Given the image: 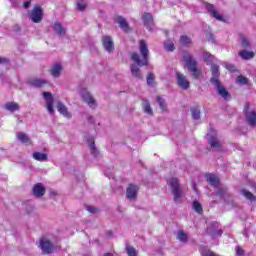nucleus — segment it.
Wrapping results in <instances>:
<instances>
[{
  "label": "nucleus",
  "instance_id": "obj_1",
  "mask_svg": "<svg viewBox=\"0 0 256 256\" xmlns=\"http://www.w3.org/2000/svg\"><path fill=\"white\" fill-rule=\"evenodd\" d=\"M139 51L141 56H139L137 52H134L131 55L132 61L136 63L131 64L130 66V71L135 79H143V74L141 73V69L139 67L149 65V47L147 46V42H145V40L139 41Z\"/></svg>",
  "mask_w": 256,
  "mask_h": 256
},
{
  "label": "nucleus",
  "instance_id": "obj_2",
  "mask_svg": "<svg viewBox=\"0 0 256 256\" xmlns=\"http://www.w3.org/2000/svg\"><path fill=\"white\" fill-rule=\"evenodd\" d=\"M207 181L210 185H212V187H215L217 189V197H220V199H224L226 203H231L233 196H231V194L227 192V188L219 186V178H217V176H215L214 174H209L207 176Z\"/></svg>",
  "mask_w": 256,
  "mask_h": 256
},
{
  "label": "nucleus",
  "instance_id": "obj_3",
  "mask_svg": "<svg viewBox=\"0 0 256 256\" xmlns=\"http://www.w3.org/2000/svg\"><path fill=\"white\" fill-rule=\"evenodd\" d=\"M182 59L188 69L190 71L192 77L194 79H197L198 77H201V70H199V63L195 59L194 56H192L191 53L185 52L182 56Z\"/></svg>",
  "mask_w": 256,
  "mask_h": 256
},
{
  "label": "nucleus",
  "instance_id": "obj_4",
  "mask_svg": "<svg viewBox=\"0 0 256 256\" xmlns=\"http://www.w3.org/2000/svg\"><path fill=\"white\" fill-rule=\"evenodd\" d=\"M168 185L171 187L172 195L174 197L175 203H179V199L183 197V189L179 185V179L170 178L167 181Z\"/></svg>",
  "mask_w": 256,
  "mask_h": 256
},
{
  "label": "nucleus",
  "instance_id": "obj_5",
  "mask_svg": "<svg viewBox=\"0 0 256 256\" xmlns=\"http://www.w3.org/2000/svg\"><path fill=\"white\" fill-rule=\"evenodd\" d=\"M208 143L213 151H221L223 149V141L217 137V132L210 128L208 133Z\"/></svg>",
  "mask_w": 256,
  "mask_h": 256
},
{
  "label": "nucleus",
  "instance_id": "obj_6",
  "mask_svg": "<svg viewBox=\"0 0 256 256\" xmlns=\"http://www.w3.org/2000/svg\"><path fill=\"white\" fill-rule=\"evenodd\" d=\"M40 247L43 253H46L47 255L54 253V251H57V246L51 243V241H49L47 238H42L40 240Z\"/></svg>",
  "mask_w": 256,
  "mask_h": 256
},
{
  "label": "nucleus",
  "instance_id": "obj_7",
  "mask_svg": "<svg viewBox=\"0 0 256 256\" xmlns=\"http://www.w3.org/2000/svg\"><path fill=\"white\" fill-rule=\"evenodd\" d=\"M29 19L33 23H41L43 21V9L40 6L34 7L29 14Z\"/></svg>",
  "mask_w": 256,
  "mask_h": 256
},
{
  "label": "nucleus",
  "instance_id": "obj_8",
  "mask_svg": "<svg viewBox=\"0 0 256 256\" xmlns=\"http://www.w3.org/2000/svg\"><path fill=\"white\" fill-rule=\"evenodd\" d=\"M102 45L107 53H113L115 51V43H113L111 36H102Z\"/></svg>",
  "mask_w": 256,
  "mask_h": 256
},
{
  "label": "nucleus",
  "instance_id": "obj_9",
  "mask_svg": "<svg viewBox=\"0 0 256 256\" xmlns=\"http://www.w3.org/2000/svg\"><path fill=\"white\" fill-rule=\"evenodd\" d=\"M218 95L225 99V101H229L231 99V94H229V91L225 88V86L221 85V82H217V84H213Z\"/></svg>",
  "mask_w": 256,
  "mask_h": 256
},
{
  "label": "nucleus",
  "instance_id": "obj_10",
  "mask_svg": "<svg viewBox=\"0 0 256 256\" xmlns=\"http://www.w3.org/2000/svg\"><path fill=\"white\" fill-rule=\"evenodd\" d=\"M176 79L181 89H184V91H187V89H189L190 83L189 80H187V76H184L181 72H176Z\"/></svg>",
  "mask_w": 256,
  "mask_h": 256
},
{
  "label": "nucleus",
  "instance_id": "obj_11",
  "mask_svg": "<svg viewBox=\"0 0 256 256\" xmlns=\"http://www.w3.org/2000/svg\"><path fill=\"white\" fill-rule=\"evenodd\" d=\"M208 235H211V237H221L223 235V230L219 229V224L217 222H213L208 228H207Z\"/></svg>",
  "mask_w": 256,
  "mask_h": 256
},
{
  "label": "nucleus",
  "instance_id": "obj_12",
  "mask_svg": "<svg viewBox=\"0 0 256 256\" xmlns=\"http://www.w3.org/2000/svg\"><path fill=\"white\" fill-rule=\"evenodd\" d=\"M144 26L148 31H153V27H155V23L153 22V15L151 13H144L142 16Z\"/></svg>",
  "mask_w": 256,
  "mask_h": 256
},
{
  "label": "nucleus",
  "instance_id": "obj_13",
  "mask_svg": "<svg viewBox=\"0 0 256 256\" xmlns=\"http://www.w3.org/2000/svg\"><path fill=\"white\" fill-rule=\"evenodd\" d=\"M43 97L46 102L48 113H50V115H53V113L55 112V110L53 109V94H51L50 92H43Z\"/></svg>",
  "mask_w": 256,
  "mask_h": 256
},
{
  "label": "nucleus",
  "instance_id": "obj_14",
  "mask_svg": "<svg viewBox=\"0 0 256 256\" xmlns=\"http://www.w3.org/2000/svg\"><path fill=\"white\" fill-rule=\"evenodd\" d=\"M211 72H212V77L210 79V83H212V85H215L219 83V77L221 76V73L219 72V65L213 64L211 66Z\"/></svg>",
  "mask_w": 256,
  "mask_h": 256
},
{
  "label": "nucleus",
  "instance_id": "obj_15",
  "mask_svg": "<svg viewBox=\"0 0 256 256\" xmlns=\"http://www.w3.org/2000/svg\"><path fill=\"white\" fill-rule=\"evenodd\" d=\"M82 99L85 101V103H87V105H89L91 109H95V107H97V101H95V98L91 96V93H82Z\"/></svg>",
  "mask_w": 256,
  "mask_h": 256
},
{
  "label": "nucleus",
  "instance_id": "obj_16",
  "mask_svg": "<svg viewBox=\"0 0 256 256\" xmlns=\"http://www.w3.org/2000/svg\"><path fill=\"white\" fill-rule=\"evenodd\" d=\"M137 191H139V188L133 184H130L126 190V197L127 199H136L137 198Z\"/></svg>",
  "mask_w": 256,
  "mask_h": 256
},
{
  "label": "nucleus",
  "instance_id": "obj_17",
  "mask_svg": "<svg viewBox=\"0 0 256 256\" xmlns=\"http://www.w3.org/2000/svg\"><path fill=\"white\" fill-rule=\"evenodd\" d=\"M206 9L210 13V15H212V17H214V19H217V21H225L223 19V16L221 14H219V12H217V10H215V6H213L212 4H207Z\"/></svg>",
  "mask_w": 256,
  "mask_h": 256
},
{
  "label": "nucleus",
  "instance_id": "obj_18",
  "mask_svg": "<svg viewBox=\"0 0 256 256\" xmlns=\"http://www.w3.org/2000/svg\"><path fill=\"white\" fill-rule=\"evenodd\" d=\"M57 109L60 112V115L66 117V119H71V112L67 109V106L63 102H58Z\"/></svg>",
  "mask_w": 256,
  "mask_h": 256
},
{
  "label": "nucleus",
  "instance_id": "obj_19",
  "mask_svg": "<svg viewBox=\"0 0 256 256\" xmlns=\"http://www.w3.org/2000/svg\"><path fill=\"white\" fill-rule=\"evenodd\" d=\"M87 143H88V147L90 149L91 155H93V157H99V150L95 146V139L88 138Z\"/></svg>",
  "mask_w": 256,
  "mask_h": 256
},
{
  "label": "nucleus",
  "instance_id": "obj_20",
  "mask_svg": "<svg viewBox=\"0 0 256 256\" xmlns=\"http://www.w3.org/2000/svg\"><path fill=\"white\" fill-rule=\"evenodd\" d=\"M246 121L250 127H256V112L251 111L246 113Z\"/></svg>",
  "mask_w": 256,
  "mask_h": 256
},
{
  "label": "nucleus",
  "instance_id": "obj_21",
  "mask_svg": "<svg viewBox=\"0 0 256 256\" xmlns=\"http://www.w3.org/2000/svg\"><path fill=\"white\" fill-rule=\"evenodd\" d=\"M32 157L35 161H39L40 163H44L49 159V156L43 152H33Z\"/></svg>",
  "mask_w": 256,
  "mask_h": 256
},
{
  "label": "nucleus",
  "instance_id": "obj_22",
  "mask_svg": "<svg viewBox=\"0 0 256 256\" xmlns=\"http://www.w3.org/2000/svg\"><path fill=\"white\" fill-rule=\"evenodd\" d=\"M53 30L55 31L56 35H59L60 37H64V35L67 34V30H65L63 25H61L59 22L54 23Z\"/></svg>",
  "mask_w": 256,
  "mask_h": 256
},
{
  "label": "nucleus",
  "instance_id": "obj_23",
  "mask_svg": "<svg viewBox=\"0 0 256 256\" xmlns=\"http://www.w3.org/2000/svg\"><path fill=\"white\" fill-rule=\"evenodd\" d=\"M33 193L35 197H43V195H45V188L43 187V184H36L33 187Z\"/></svg>",
  "mask_w": 256,
  "mask_h": 256
},
{
  "label": "nucleus",
  "instance_id": "obj_24",
  "mask_svg": "<svg viewBox=\"0 0 256 256\" xmlns=\"http://www.w3.org/2000/svg\"><path fill=\"white\" fill-rule=\"evenodd\" d=\"M116 23L119 24L120 29H123V31H129V23H127V20L122 16L116 18Z\"/></svg>",
  "mask_w": 256,
  "mask_h": 256
},
{
  "label": "nucleus",
  "instance_id": "obj_25",
  "mask_svg": "<svg viewBox=\"0 0 256 256\" xmlns=\"http://www.w3.org/2000/svg\"><path fill=\"white\" fill-rule=\"evenodd\" d=\"M16 137H17L18 141H20L21 143H24V145H30L31 144V139H29L27 134H25L23 132H18L16 134Z\"/></svg>",
  "mask_w": 256,
  "mask_h": 256
},
{
  "label": "nucleus",
  "instance_id": "obj_26",
  "mask_svg": "<svg viewBox=\"0 0 256 256\" xmlns=\"http://www.w3.org/2000/svg\"><path fill=\"white\" fill-rule=\"evenodd\" d=\"M142 107L146 115H153V108H151V103H149L148 100H142Z\"/></svg>",
  "mask_w": 256,
  "mask_h": 256
},
{
  "label": "nucleus",
  "instance_id": "obj_27",
  "mask_svg": "<svg viewBox=\"0 0 256 256\" xmlns=\"http://www.w3.org/2000/svg\"><path fill=\"white\" fill-rule=\"evenodd\" d=\"M30 85H32V87H36L37 89H41V87H44V85H47V80L34 79L30 81Z\"/></svg>",
  "mask_w": 256,
  "mask_h": 256
},
{
  "label": "nucleus",
  "instance_id": "obj_28",
  "mask_svg": "<svg viewBox=\"0 0 256 256\" xmlns=\"http://www.w3.org/2000/svg\"><path fill=\"white\" fill-rule=\"evenodd\" d=\"M62 70H63V67L61 66V64L59 63L55 64L51 69L52 77H60Z\"/></svg>",
  "mask_w": 256,
  "mask_h": 256
},
{
  "label": "nucleus",
  "instance_id": "obj_29",
  "mask_svg": "<svg viewBox=\"0 0 256 256\" xmlns=\"http://www.w3.org/2000/svg\"><path fill=\"white\" fill-rule=\"evenodd\" d=\"M5 109L7 111H11L12 113L15 111H19V104L15 103V102H7L5 104Z\"/></svg>",
  "mask_w": 256,
  "mask_h": 256
},
{
  "label": "nucleus",
  "instance_id": "obj_30",
  "mask_svg": "<svg viewBox=\"0 0 256 256\" xmlns=\"http://www.w3.org/2000/svg\"><path fill=\"white\" fill-rule=\"evenodd\" d=\"M239 56L242 59L249 60V59H253V57H255V54L253 52H249L247 50H242L239 52Z\"/></svg>",
  "mask_w": 256,
  "mask_h": 256
},
{
  "label": "nucleus",
  "instance_id": "obj_31",
  "mask_svg": "<svg viewBox=\"0 0 256 256\" xmlns=\"http://www.w3.org/2000/svg\"><path fill=\"white\" fill-rule=\"evenodd\" d=\"M156 101L162 111H167V102L164 100L163 97L157 96Z\"/></svg>",
  "mask_w": 256,
  "mask_h": 256
},
{
  "label": "nucleus",
  "instance_id": "obj_32",
  "mask_svg": "<svg viewBox=\"0 0 256 256\" xmlns=\"http://www.w3.org/2000/svg\"><path fill=\"white\" fill-rule=\"evenodd\" d=\"M241 194L246 197V199H248L249 201H255V195H253V193H251L249 190L246 189H242L241 190Z\"/></svg>",
  "mask_w": 256,
  "mask_h": 256
},
{
  "label": "nucleus",
  "instance_id": "obj_33",
  "mask_svg": "<svg viewBox=\"0 0 256 256\" xmlns=\"http://www.w3.org/2000/svg\"><path fill=\"white\" fill-rule=\"evenodd\" d=\"M126 253L128 256H137V249H135V247L127 244L126 245Z\"/></svg>",
  "mask_w": 256,
  "mask_h": 256
},
{
  "label": "nucleus",
  "instance_id": "obj_34",
  "mask_svg": "<svg viewBox=\"0 0 256 256\" xmlns=\"http://www.w3.org/2000/svg\"><path fill=\"white\" fill-rule=\"evenodd\" d=\"M76 5L78 11H85V9H87V1L85 0H77Z\"/></svg>",
  "mask_w": 256,
  "mask_h": 256
},
{
  "label": "nucleus",
  "instance_id": "obj_35",
  "mask_svg": "<svg viewBox=\"0 0 256 256\" xmlns=\"http://www.w3.org/2000/svg\"><path fill=\"white\" fill-rule=\"evenodd\" d=\"M191 113L193 119H195L196 121H199V119H201V110H199V108H192Z\"/></svg>",
  "mask_w": 256,
  "mask_h": 256
},
{
  "label": "nucleus",
  "instance_id": "obj_36",
  "mask_svg": "<svg viewBox=\"0 0 256 256\" xmlns=\"http://www.w3.org/2000/svg\"><path fill=\"white\" fill-rule=\"evenodd\" d=\"M240 41H241L242 47H244L245 49L251 47V43L249 42V39H247V37L241 36Z\"/></svg>",
  "mask_w": 256,
  "mask_h": 256
},
{
  "label": "nucleus",
  "instance_id": "obj_37",
  "mask_svg": "<svg viewBox=\"0 0 256 256\" xmlns=\"http://www.w3.org/2000/svg\"><path fill=\"white\" fill-rule=\"evenodd\" d=\"M236 81H237V83H240L241 85H249V79L242 75L238 76Z\"/></svg>",
  "mask_w": 256,
  "mask_h": 256
},
{
  "label": "nucleus",
  "instance_id": "obj_38",
  "mask_svg": "<svg viewBox=\"0 0 256 256\" xmlns=\"http://www.w3.org/2000/svg\"><path fill=\"white\" fill-rule=\"evenodd\" d=\"M193 209H194V211H196V213H203V207L197 201L193 202Z\"/></svg>",
  "mask_w": 256,
  "mask_h": 256
},
{
  "label": "nucleus",
  "instance_id": "obj_39",
  "mask_svg": "<svg viewBox=\"0 0 256 256\" xmlns=\"http://www.w3.org/2000/svg\"><path fill=\"white\" fill-rule=\"evenodd\" d=\"M146 81L147 85L153 86V84L155 83V75L153 73H149Z\"/></svg>",
  "mask_w": 256,
  "mask_h": 256
},
{
  "label": "nucleus",
  "instance_id": "obj_40",
  "mask_svg": "<svg viewBox=\"0 0 256 256\" xmlns=\"http://www.w3.org/2000/svg\"><path fill=\"white\" fill-rule=\"evenodd\" d=\"M177 239L182 243H185V241H187V235L185 234V232L179 231L177 234Z\"/></svg>",
  "mask_w": 256,
  "mask_h": 256
},
{
  "label": "nucleus",
  "instance_id": "obj_41",
  "mask_svg": "<svg viewBox=\"0 0 256 256\" xmlns=\"http://www.w3.org/2000/svg\"><path fill=\"white\" fill-rule=\"evenodd\" d=\"M180 42L182 45H191V38H189L187 36H181Z\"/></svg>",
  "mask_w": 256,
  "mask_h": 256
},
{
  "label": "nucleus",
  "instance_id": "obj_42",
  "mask_svg": "<svg viewBox=\"0 0 256 256\" xmlns=\"http://www.w3.org/2000/svg\"><path fill=\"white\" fill-rule=\"evenodd\" d=\"M203 59L205 63H211V61H213V56L211 55V53L205 52L203 55Z\"/></svg>",
  "mask_w": 256,
  "mask_h": 256
},
{
  "label": "nucleus",
  "instance_id": "obj_43",
  "mask_svg": "<svg viewBox=\"0 0 256 256\" xmlns=\"http://www.w3.org/2000/svg\"><path fill=\"white\" fill-rule=\"evenodd\" d=\"M223 65H224L225 69H227L228 71H235V65L229 64L227 62H224Z\"/></svg>",
  "mask_w": 256,
  "mask_h": 256
},
{
  "label": "nucleus",
  "instance_id": "obj_44",
  "mask_svg": "<svg viewBox=\"0 0 256 256\" xmlns=\"http://www.w3.org/2000/svg\"><path fill=\"white\" fill-rule=\"evenodd\" d=\"M166 51H175V44L173 43H166L165 44Z\"/></svg>",
  "mask_w": 256,
  "mask_h": 256
},
{
  "label": "nucleus",
  "instance_id": "obj_45",
  "mask_svg": "<svg viewBox=\"0 0 256 256\" xmlns=\"http://www.w3.org/2000/svg\"><path fill=\"white\" fill-rule=\"evenodd\" d=\"M86 211L88 213H98L99 210L93 206H86Z\"/></svg>",
  "mask_w": 256,
  "mask_h": 256
},
{
  "label": "nucleus",
  "instance_id": "obj_46",
  "mask_svg": "<svg viewBox=\"0 0 256 256\" xmlns=\"http://www.w3.org/2000/svg\"><path fill=\"white\" fill-rule=\"evenodd\" d=\"M244 251H243V248H241L240 246H237L236 247V255H239V256H242L244 255Z\"/></svg>",
  "mask_w": 256,
  "mask_h": 256
},
{
  "label": "nucleus",
  "instance_id": "obj_47",
  "mask_svg": "<svg viewBox=\"0 0 256 256\" xmlns=\"http://www.w3.org/2000/svg\"><path fill=\"white\" fill-rule=\"evenodd\" d=\"M31 7V0H28L24 3V9H29Z\"/></svg>",
  "mask_w": 256,
  "mask_h": 256
},
{
  "label": "nucleus",
  "instance_id": "obj_48",
  "mask_svg": "<svg viewBox=\"0 0 256 256\" xmlns=\"http://www.w3.org/2000/svg\"><path fill=\"white\" fill-rule=\"evenodd\" d=\"M89 123H95V118L93 116H88Z\"/></svg>",
  "mask_w": 256,
  "mask_h": 256
},
{
  "label": "nucleus",
  "instance_id": "obj_49",
  "mask_svg": "<svg viewBox=\"0 0 256 256\" xmlns=\"http://www.w3.org/2000/svg\"><path fill=\"white\" fill-rule=\"evenodd\" d=\"M8 61L6 58H0V63H8Z\"/></svg>",
  "mask_w": 256,
  "mask_h": 256
},
{
  "label": "nucleus",
  "instance_id": "obj_50",
  "mask_svg": "<svg viewBox=\"0 0 256 256\" xmlns=\"http://www.w3.org/2000/svg\"><path fill=\"white\" fill-rule=\"evenodd\" d=\"M10 2L12 3V7H17V4L15 3V0H10Z\"/></svg>",
  "mask_w": 256,
  "mask_h": 256
},
{
  "label": "nucleus",
  "instance_id": "obj_51",
  "mask_svg": "<svg viewBox=\"0 0 256 256\" xmlns=\"http://www.w3.org/2000/svg\"><path fill=\"white\" fill-rule=\"evenodd\" d=\"M104 256H113V254H111V253H106V254H104Z\"/></svg>",
  "mask_w": 256,
  "mask_h": 256
},
{
  "label": "nucleus",
  "instance_id": "obj_52",
  "mask_svg": "<svg viewBox=\"0 0 256 256\" xmlns=\"http://www.w3.org/2000/svg\"><path fill=\"white\" fill-rule=\"evenodd\" d=\"M112 233L111 232H108V236L111 237Z\"/></svg>",
  "mask_w": 256,
  "mask_h": 256
},
{
  "label": "nucleus",
  "instance_id": "obj_53",
  "mask_svg": "<svg viewBox=\"0 0 256 256\" xmlns=\"http://www.w3.org/2000/svg\"><path fill=\"white\" fill-rule=\"evenodd\" d=\"M193 189H194V191H196L195 184H193Z\"/></svg>",
  "mask_w": 256,
  "mask_h": 256
}]
</instances>
